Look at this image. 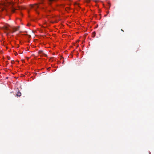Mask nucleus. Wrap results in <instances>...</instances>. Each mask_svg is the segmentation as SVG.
<instances>
[{
  "label": "nucleus",
  "instance_id": "nucleus-9",
  "mask_svg": "<svg viewBox=\"0 0 154 154\" xmlns=\"http://www.w3.org/2000/svg\"><path fill=\"white\" fill-rule=\"evenodd\" d=\"M108 5H109V8H110V3H108Z\"/></svg>",
  "mask_w": 154,
  "mask_h": 154
},
{
  "label": "nucleus",
  "instance_id": "nucleus-11",
  "mask_svg": "<svg viewBox=\"0 0 154 154\" xmlns=\"http://www.w3.org/2000/svg\"><path fill=\"white\" fill-rule=\"evenodd\" d=\"M8 34H9V33H6L7 35H8Z\"/></svg>",
  "mask_w": 154,
  "mask_h": 154
},
{
  "label": "nucleus",
  "instance_id": "nucleus-8",
  "mask_svg": "<svg viewBox=\"0 0 154 154\" xmlns=\"http://www.w3.org/2000/svg\"><path fill=\"white\" fill-rule=\"evenodd\" d=\"M42 51H39L38 52V53L39 54L42 53Z\"/></svg>",
  "mask_w": 154,
  "mask_h": 154
},
{
  "label": "nucleus",
  "instance_id": "nucleus-6",
  "mask_svg": "<svg viewBox=\"0 0 154 154\" xmlns=\"http://www.w3.org/2000/svg\"><path fill=\"white\" fill-rule=\"evenodd\" d=\"M92 37H94L95 36V32H93L92 34Z\"/></svg>",
  "mask_w": 154,
  "mask_h": 154
},
{
  "label": "nucleus",
  "instance_id": "nucleus-10",
  "mask_svg": "<svg viewBox=\"0 0 154 154\" xmlns=\"http://www.w3.org/2000/svg\"><path fill=\"white\" fill-rule=\"evenodd\" d=\"M121 31H122V32H124L123 30H122V29H121Z\"/></svg>",
  "mask_w": 154,
  "mask_h": 154
},
{
  "label": "nucleus",
  "instance_id": "nucleus-7",
  "mask_svg": "<svg viewBox=\"0 0 154 154\" xmlns=\"http://www.w3.org/2000/svg\"><path fill=\"white\" fill-rule=\"evenodd\" d=\"M90 0H85V1L87 3H89V2H90Z\"/></svg>",
  "mask_w": 154,
  "mask_h": 154
},
{
  "label": "nucleus",
  "instance_id": "nucleus-2",
  "mask_svg": "<svg viewBox=\"0 0 154 154\" xmlns=\"http://www.w3.org/2000/svg\"><path fill=\"white\" fill-rule=\"evenodd\" d=\"M19 27L18 26L17 27H11V28H12V29H13V30L12 31H11V32L12 33H14V32H15L16 31H17L19 30Z\"/></svg>",
  "mask_w": 154,
  "mask_h": 154
},
{
  "label": "nucleus",
  "instance_id": "nucleus-3",
  "mask_svg": "<svg viewBox=\"0 0 154 154\" xmlns=\"http://www.w3.org/2000/svg\"><path fill=\"white\" fill-rule=\"evenodd\" d=\"M30 7L31 8H33L35 9H36L38 7V4H35L34 5H30Z\"/></svg>",
  "mask_w": 154,
  "mask_h": 154
},
{
  "label": "nucleus",
  "instance_id": "nucleus-1",
  "mask_svg": "<svg viewBox=\"0 0 154 154\" xmlns=\"http://www.w3.org/2000/svg\"><path fill=\"white\" fill-rule=\"evenodd\" d=\"M14 5L12 2H2L0 3V8H2L3 10H5L6 11H8V9H10L12 12L14 13L15 10L17 9L13 7Z\"/></svg>",
  "mask_w": 154,
  "mask_h": 154
},
{
  "label": "nucleus",
  "instance_id": "nucleus-5",
  "mask_svg": "<svg viewBox=\"0 0 154 154\" xmlns=\"http://www.w3.org/2000/svg\"><path fill=\"white\" fill-rule=\"evenodd\" d=\"M5 30H9L10 31V32H11V30H9L8 28L7 27V26H5Z\"/></svg>",
  "mask_w": 154,
  "mask_h": 154
},
{
  "label": "nucleus",
  "instance_id": "nucleus-4",
  "mask_svg": "<svg viewBox=\"0 0 154 154\" xmlns=\"http://www.w3.org/2000/svg\"><path fill=\"white\" fill-rule=\"evenodd\" d=\"M21 94L20 92L19 91H18L17 93V94L16 96L17 97H20L21 96Z\"/></svg>",
  "mask_w": 154,
  "mask_h": 154
}]
</instances>
